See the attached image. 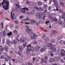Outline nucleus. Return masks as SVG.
<instances>
[{
  "label": "nucleus",
  "mask_w": 65,
  "mask_h": 65,
  "mask_svg": "<svg viewBox=\"0 0 65 65\" xmlns=\"http://www.w3.org/2000/svg\"><path fill=\"white\" fill-rule=\"evenodd\" d=\"M19 50L20 52H22L23 51V47L21 46H20L19 47Z\"/></svg>",
  "instance_id": "16"
},
{
  "label": "nucleus",
  "mask_w": 65,
  "mask_h": 65,
  "mask_svg": "<svg viewBox=\"0 0 65 65\" xmlns=\"http://www.w3.org/2000/svg\"><path fill=\"white\" fill-rule=\"evenodd\" d=\"M61 54L62 56H65V51L64 50H62L61 51Z\"/></svg>",
  "instance_id": "5"
},
{
  "label": "nucleus",
  "mask_w": 65,
  "mask_h": 65,
  "mask_svg": "<svg viewBox=\"0 0 65 65\" xmlns=\"http://www.w3.org/2000/svg\"><path fill=\"white\" fill-rule=\"evenodd\" d=\"M1 47H2V46H1V45H0V51H1V52H3L4 48V47H2V48Z\"/></svg>",
  "instance_id": "18"
},
{
  "label": "nucleus",
  "mask_w": 65,
  "mask_h": 65,
  "mask_svg": "<svg viewBox=\"0 0 65 65\" xmlns=\"http://www.w3.org/2000/svg\"><path fill=\"white\" fill-rule=\"evenodd\" d=\"M32 59H33V60H33V61L34 62H35V58L34 57H33L32 58Z\"/></svg>",
  "instance_id": "63"
},
{
  "label": "nucleus",
  "mask_w": 65,
  "mask_h": 65,
  "mask_svg": "<svg viewBox=\"0 0 65 65\" xmlns=\"http://www.w3.org/2000/svg\"><path fill=\"white\" fill-rule=\"evenodd\" d=\"M59 59H60V58H59V57H56L55 58V60L56 61H58V60H59Z\"/></svg>",
  "instance_id": "30"
},
{
  "label": "nucleus",
  "mask_w": 65,
  "mask_h": 65,
  "mask_svg": "<svg viewBox=\"0 0 65 65\" xmlns=\"http://www.w3.org/2000/svg\"><path fill=\"white\" fill-rule=\"evenodd\" d=\"M23 18V15L19 17L20 19H22V18Z\"/></svg>",
  "instance_id": "57"
},
{
  "label": "nucleus",
  "mask_w": 65,
  "mask_h": 65,
  "mask_svg": "<svg viewBox=\"0 0 65 65\" xmlns=\"http://www.w3.org/2000/svg\"><path fill=\"white\" fill-rule=\"evenodd\" d=\"M3 36H5V31L4 30V31L3 32Z\"/></svg>",
  "instance_id": "46"
},
{
  "label": "nucleus",
  "mask_w": 65,
  "mask_h": 65,
  "mask_svg": "<svg viewBox=\"0 0 65 65\" xmlns=\"http://www.w3.org/2000/svg\"><path fill=\"white\" fill-rule=\"evenodd\" d=\"M38 22L40 24H41L42 23V21H41V20H38Z\"/></svg>",
  "instance_id": "40"
},
{
  "label": "nucleus",
  "mask_w": 65,
  "mask_h": 65,
  "mask_svg": "<svg viewBox=\"0 0 65 65\" xmlns=\"http://www.w3.org/2000/svg\"><path fill=\"white\" fill-rule=\"evenodd\" d=\"M45 50V49H44V48H42L41 49V52H43V51H44Z\"/></svg>",
  "instance_id": "43"
},
{
  "label": "nucleus",
  "mask_w": 65,
  "mask_h": 65,
  "mask_svg": "<svg viewBox=\"0 0 65 65\" xmlns=\"http://www.w3.org/2000/svg\"><path fill=\"white\" fill-rule=\"evenodd\" d=\"M39 10H41V11H43V8H41V7H39Z\"/></svg>",
  "instance_id": "41"
},
{
  "label": "nucleus",
  "mask_w": 65,
  "mask_h": 65,
  "mask_svg": "<svg viewBox=\"0 0 65 65\" xmlns=\"http://www.w3.org/2000/svg\"><path fill=\"white\" fill-rule=\"evenodd\" d=\"M52 53H53V51H49L48 52V54H50V55Z\"/></svg>",
  "instance_id": "42"
},
{
  "label": "nucleus",
  "mask_w": 65,
  "mask_h": 65,
  "mask_svg": "<svg viewBox=\"0 0 65 65\" xmlns=\"http://www.w3.org/2000/svg\"><path fill=\"white\" fill-rule=\"evenodd\" d=\"M26 3L27 4H30V2L29 1H27L26 2Z\"/></svg>",
  "instance_id": "52"
},
{
  "label": "nucleus",
  "mask_w": 65,
  "mask_h": 65,
  "mask_svg": "<svg viewBox=\"0 0 65 65\" xmlns=\"http://www.w3.org/2000/svg\"><path fill=\"white\" fill-rule=\"evenodd\" d=\"M7 35L9 36H11V35H12V33H11V32H9L7 34Z\"/></svg>",
  "instance_id": "28"
},
{
  "label": "nucleus",
  "mask_w": 65,
  "mask_h": 65,
  "mask_svg": "<svg viewBox=\"0 0 65 65\" xmlns=\"http://www.w3.org/2000/svg\"><path fill=\"white\" fill-rule=\"evenodd\" d=\"M15 23L16 24H18V21H15Z\"/></svg>",
  "instance_id": "62"
},
{
  "label": "nucleus",
  "mask_w": 65,
  "mask_h": 65,
  "mask_svg": "<svg viewBox=\"0 0 65 65\" xmlns=\"http://www.w3.org/2000/svg\"><path fill=\"white\" fill-rule=\"evenodd\" d=\"M56 46V45H53L51 43H48V45H46V46L47 47H50V49L51 50H53L54 52H56V48L54 47Z\"/></svg>",
  "instance_id": "2"
},
{
  "label": "nucleus",
  "mask_w": 65,
  "mask_h": 65,
  "mask_svg": "<svg viewBox=\"0 0 65 65\" xmlns=\"http://www.w3.org/2000/svg\"><path fill=\"white\" fill-rule=\"evenodd\" d=\"M21 12H22V13H26V11L25 10H21Z\"/></svg>",
  "instance_id": "51"
},
{
  "label": "nucleus",
  "mask_w": 65,
  "mask_h": 65,
  "mask_svg": "<svg viewBox=\"0 0 65 65\" xmlns=\"http://www.w3.org/2000/svg\"><path fill=\"white\" fill-rule=\"evenodd\" d=\"M47 5L46 4H44V8L45 9H46L47 8Z\"/></svg>",
  "instance_id": "20"
},
{
  "label": "nucleus",
  "mask_w": 65,
  "mask_h": 65,
  "mask_svg": "<svg viewBox=\"0 0 65 65\" xmlns=\"http://www.w3.org/2000/svg\"><path fill=\"white\" fill-rule=\"evenodd\" d=\"M48 9L49 10H50L51 9V7H50V6H49L48 7Z\"/></svg>",
  "instance_id": "61"
},
{
  "label": "nucleus",
  "mask_w": 65,
  "mask_h": 65,
  "mask_svg": "<svg viewBox=\"0 0 65 65\" xmlns=\"http://www.w3.org/2000/svg\"><path fill=\"white\" fill-rule=\"evenodd\" d=\"M51 42L52 43H54L55 42V40L54 39H51Z\"/></svg>",
  "instance_id": "26"
},
{
  "label": "nucleus",
  "mask_w": 65,
  "mask_h": 65,
  "mask_svg": "<svg viewBox=\"0 0 65 65\" xmlns=\"http://www.w3.org/2000/svg\"><path fill=\"white\" fill-rule=\"evenodd\" d=\"M29 48L30 50L31 51V52H34V47L31 46Z\"/></svg>",
  "instance_id": "12"
},
{
  "label": "nucleus",
  "mask_w": 65,
  "mask_h": 65,
  "mask_svg": "<svg viewBox=\"0 0 65 65\" xmlns=\"http://www.w3.org/2000/svg\"><path fill=\"white\" fill-rule=\"evenodd\" d=\"M31 44H29V45H27V51L26 53L28 55L30 53V51H31L30 50V47L31 46Z\"/></svg>",
  "instance_id": "3"
},
{
  "label": "nucleus",
  "mask_w": 65,
  "mask_h": 65,
  "mask_svg": "<svg viewBox=\"0 0 65 65\" xmlns=\"http://www.w3.org/2000/svg\"><path fill=\"white\" fill-rule=\"evenodd\" d=\"M59 1L60 5L63 6V7H64V4H63V2H61V1Z\"/></svg>",
  "instance_id": "13"
},
{
  "label": "nucleus",
  "mask_w": 65,
  "mask_h": 65,
  "mask_svg": "<svg viewBox=\"0 0 65 65\" xmlns=\"http://www.w3.org/2000/svg\"><path fill=\"white\" fill-rule=\"evenodd\" d=\"M4 49L5 50V51L6 52H8V47L7 46H6L4 47Z\"/></svg>",
  "instance_id": "23"
},
{
  "label": "nucleus",
  "mask_w": 65,
  "mask_h": 65,
  "mask_svg": "<svg viewBox=\"0 0 65 65\" xmlns=\"http://www.w3.org/2000/svg\"><path fill=\"white\" fill-rule=\"evenodd\" d=\"M55 61V59L53 58H51L50 60L49 61L50 62H53Z\"/></svg>",
  "instance_id": "10"
},
{
  "label": "nucleus",
  "mask_w": 65,
  "mask_h": 65,
  "mask_svg": "<svg viewBox=\"0 0 65 65\" xmlns=\"http://www.w3.org/2000/svg\"><path fill=\"white\" fill-rule=\"evenodd\" d=\"M37 42L36 41H34V42L33 43V44H37Z\"/></svg>",
  "instance_id": "60"
},
{
  "label": "nucleus",
  "mask_w": 65,
  "mask_h": 65,
  "mask_svg": "<svg viewBox=\"0 0 65 65\" xmlns=\"http://www.w3.org/2000/svg\"><path fill=\"white\" fill-rule=\"evenodd\" d=\"M59 11L60 13H62V10L61 9H60L59 10Z\"/></svg>",
  "instance_id": "47"
},
{
  "label": "nucleus",
  "mask_w": 65,
  "mask_h": 65,
  "mask_svg": "<svg viewBox=\"0 0 65 65\" xmlns=\"http://www.w3.org/2000/svg\"><path fill=\"white\" fill-rule=\"evenodd\" d=\"M26 44H27V43L26 42H25L24 44H23V46L24 47L26 46Z\"/></svg>",
  "instance_id": "37"
},
{
  "label": "nucleus",
  "mask_w": 65,
  "mask_h": 65,
  "mask_svg": "<svg viewBox=\"0 0 65 65\" xmlns=\"http://www.w3.org/2000/svg\"><path fill=\"white\" fill-rule=\"evenodd\" d=\"M14 12L13 14V16H12V12H11V17L12 20L13 19H15L17 17L16 14H14Z\"/></svg>",
  "instance_id": "4"
},
{
  "label": "nucleus",
  "mask_w": 65,
  "mask_h": 65,
  "mask_svg": "<svg viewBox=\"0 0 65 65\" xmlns=\"http://www.w3.org/2000/svg\"><path fill=\"white\" fill-rule=\"evenodd\" d=\"M32 34L34 35V36H35L34 37H33L34 39V40H36V37H37V36L36 35V34L34 33H32Z\"/></svg>",
  "instance_id": "11"
},
{
  "label": "nucleus",
  "mask_w": 65,
  "mask_h": 65,
  "mask_svg": "<svg viewBox=\"0 0 65 65\" xmlns=\"http://www.w3.org/2000/svg\"><path fill=\"white\" fill-rule=\"evenodd\" d=\"M41 60L42 61H43V62L44 63H47V61L46 60H44L43 58L41 59Z\"/></svg>",
  "instance_id": "34"
},
{
  "label": "nucleus",
  "mask_w": 65,
  "mask_h": 65,
  "mask_svg": "<svg viewBox=\"0 0 65 65\" xmlns=\"http://www.w3.org/2000/svg\"><path fill=\"white\" fill-rule=\"evenodd\" d=\"M15 52L16 54H17V55L18 54V55H19L20 56H21V57H23V55H22V54L21 53V52H20L18 51V52L17 53Z\"/></svg>",
  "instance_id": "8"
},
{
  "label": "nucleus",
  "mask_w": 65,
  "mask_h": 65,
  "mask_svg": "<svg viewBox=\"0 0 65 65\" xmlns=\"http://www.w3.org/2000/svg\"><path fill=\"white\" fill-rule=\"evenodd\" d=\"M40 14L39 13V12H37L36 14V16H37V17Z\"/></svg>",
  "instance_id": "38"
},
{
  "label": "nucleus",
  "mask_w": 65,
  "mask_h": 65,
  "mask_svg": "<svg viewBox=\"0 0 65 65\" xmlns=\"http://www.w3.org/2000/svg\"><path fill=\"white\" fill-rule=\"evenodd\" d=\"M24 21H29L30 20V18L28 17H27L26 19H24Z\"/></svg>",
  "instance_id": "15"
},
{
  "label": "nucleus",
  "mask_w": 65,
  "mask_h": 65,
  "mask_svg": "<svg viewBox=\"0 0 65 65\" xmlns=\"http://www.w3.org/2000/svg\"><path fill=\"white\" fill-rule=\"evenodd\" d=\"M44 59H45V60H47V56H45V57L44 58Z\"/></svg>",
  "instance_id": "50"
},
{
  "label": "nucleus",
  "mask_w": 65,
  "mask_h": 65,
  "mask_svg": "<svg viewBox=\"0 0 65 65\" xmlns=\"http://www.w3.org/2000/svg\"><path fill=\"white\" fill-rule=\"evenodd\" d=\"M42 18V15L40 14L38 16V19H41Z\"/></svg>",
  "instance_id": "35"
},
{
  "label": "nucleus",
  "mask_w": 65,
  "mask_h": 65,
  "mask_svg": "<svg viewBox=\"0 0 65 65\" xmlns=\"http://www.w3.org/2000/svg\"><path fill=\"white\" fill-rule=\"evenodd\" d=\"M52 32L54 33V34H56V33H57V31L56 30H52Z\"/></svg>",
  "instance_id": "29"
},
{
  "label": "nucleus",
  "mask_w": 65,
  "mask_h": 65,
  "mask_svg": "<svg viewBox=\"0 0 65 65\" xmlns=\"http://www.w3.org/2000/svg\"><path fill=\"white\" fill-rule=\"evenodd\" d=\"M44 12L45 13H47V10H45L44 11Z\"/></svg>",
  "instance_id": "54"
},
{
  "label": "nucleus",
  "mask_w": 65,
  "mask_h": 65,
  "mask_svg": "<svg viewBox=\"0 0 65 65\" xmlns=\"http://www.w3.org/2000/svg\"><path fill=\"white\" fill-rule=\"evenodd\" d=\"M48 38L47 37H45V41L47 42L48 41Z\"/></svg>",
  "instance_id": "32"
},
{
  "label": "nucleus",
  "mask_w": 65,
  "mask_h": 65,
  "mask_svg": "<svg viewBox=\"0 0 65 65\" xmlns=\"http://www.w3.org/2000/svg\"><path fill=\"white\" fill-rule=\"evenodd\" d=\"M38 4L39 5H42V3L40 2H38Z\"/></svg>",
  "instance_id": "45"
},
{
  "label": "nucleus",
  "mask_w": 65,
  "mask_h": 65,
  "mask_svg": "<svg viewBox=\"0 0 65 65\" xmlns=\"http://www.w3.org/2000/svg\"><path fill=\"white\" fill-rule=\"evenodd\" d=\"M63 38V36H60L59 37L58 39V40H60V39H62Z\"/></svg>",
  "instance_id": "24"
},
{
  "label": "nucleus",
  "mask_w": 65,
  "mask_h": 65,
  "mask_svg": "<svg viewBox=\"0 0 65 65\" xmlns=\"http://www.w3.org/2000/svg\"><path fill=\"white\" fill-rule=\"evenodd\" d=\"M23 9H24V10H26V11H28L29 10V9L28 8H23L22 9V10H23Z\"/></svg>",
  "instance_id": "22"
},
{
  "label": "nucleus",
  "mask_w": 65,
  "mask_h": 65,
  "mask_svg": "<svg viewBox=\"0 0 65 65\" xmlns=\"http://www.w3.org/2000/svg\"><path fill=\"white\" fill-rule=\"evenodd\" d=\"M17 41H15V40L14 41V43L15 44H17Z\"/></svg>",
  "instance_id": "56"
},
{
  "label": "nucleus",
  "mask_w": 65,
  "mask_h": 65,
  "mask_svg": "<svg viewBox=\"0 0 65 65\" xmlns=\"http://www.w3.org/2000/svg\"><path fill=\"white\" fill-rule=\"evenodd\" d=\"M35 48L36 49V50H37V51H38V50H39L40 47L39 46H37Z\"/></svg>",
  "instance_id": "27"
},
{
  "label": "nucleus",
  "mask_w": 65,
  "mask_h": 65,
  "mask_svg": "<svg viewBox=\"0 0 65 65\" xmlns=\"http://www.w3.org/2000/svg\"><path fill=\"white\" fill-rule=\"evenodd\" d=\"M9 2L7 1V0H3L1 4L5 10H7L9 7Z\"/></svg>",
  "instance_id": "1"
},
{
  "label": "nucleus",
  "mask_w": 65,
  "mask_h": 65,
  "mask_svg": "<svg viewBox=\"0 0 65 65\" xmlns=\"http://www.w3.org/2000/svg\"><path fill=\"white\" fill-rule=\"evenodd\" d=\"M13 32H14V33H15L16 34H17V33H18V31H17L15 30H14L13 31Z\"/></svg>",
  "instance_id": "48"
},
{
  "label": "nucleus",
  "mask_w": 65,
  "mask_h": 65,
  "mask_svg": "<svg viewBox=\"0 0 65 65\" xmlns=\"http://www.w3.org/2000/svg\"><path fill=\"white\" fill-rule=\"evenodd\" d=\"M53 2L54 3V5L56 6H56H57V7H58V6L57 5V4H58V2H57V1H56V0H53Z\"/></svg>",
  "instance_id": "9"
},
{
  "label": "nucleus",
  "mask_w": 65,
  "mask_h": 65,
  "mask_svg": "<svg viewBox=\"0 0 65 65\" xmlns=\"http://www.w3.org/2000/svg\"><path fill=\"white\" fill-rule=\"evenodd\" d=\"M27 30L28 31L27 32V33L29 35H31L32 33V30L29 28H28Z\"/></svg>",
  "instance_id": "7"
},
{
  "label": "nucleus",
  "mask_w": 65,
  "mask_h": 65,
  "mask_svg": "<svg viewBox=\"0 0 65 65\" xmlns=\"http://www.w3.org/2000/svg\"><path fill=\"white\" fill-rule=\"evenodd\" d=\"M36 23V21L34 20H32L30 22V23L31 25H34V24H35Z\"/></svg>",
  "instance_id": "14"
},
{
  "label": "nucleus",
  "mask_w": 65,
  "mask_h": 65,
  "mask_svg": "<svg viewBox=\"0 0 65 65\" xmlns=\"http://www.w3.org/2000/svg\"><path fill=\"white\" fill-rule=\"evenodd\" d=\"M10 28H11L13 27V25H11L10 26Z\"/></svg>",
  "instance_id": "59"
},
{
  "label": "nucleus",
  "mask_w": 65,
  "mask_h": 65,
  "mask_svg": "<svg viewBox=\"0 0 65 65\" xmlns=\"http://www.w3.org/2000/svg\"><path fill=\"white\" fill-rule=\"evenodd\" d=\"M62 14H63V15H62V16H64V17H65V12H62Z\"/></svg>",
  "instance_id": "53"
},
{
  "label": "nucleus",
  "mask_w": 65,
  "mask_h": 65,
  "mask_svg": "<svg viewBox=\"0 0 65 65\" xmlns=\"http://www.w3.org/2000/svg\"><path fill=\"white\" fill-rule=\"evenodd\" d=\"M15 5H16V6H17V7L18 8H20V6L17 4H15Z\"/></svg>",
  "instance_id": "31"
},
{
  "label": "nucleus",
  "mask_w": 65,
  "mask_h": 65,
  "mask_svg": "<svg viewBox=\"0 0 65 65\" xmlns=\"http://www.w3.org/2000/svg\"><path fill=\"white\" fill-rule=\"evenodd\" d=\"M27 39L26 38H22L20 40V41L21 42H24V40L26 41Z\"/></svg>",
  "instance_id": "6"
},
{
  "label": "nucleus",
  "mask_w": 65,
  "mask_h": 65,
  "mask_svg": "<svg viewBox=\"0 0 65 65\" xmlns=\"http://www.w3.org/2000/svg\"><path fill=\"white\" fill-rule=\"evenodd\" d=\"M35 10L34 9L33 10H32L31 12H30V14H33L35 13Z\"/></svg>",
  "instance_id": "21"
},
{
  "label": "nucleus",
  "mask_w": 65,
  "mask_h": 65,
  "mask_svg": "<svg viewBox=\"0 0 65 65\" xmlns=\"http://www.w3.org/2000/svg\"><path fill=\"white\" fill-rule=\"evenodd\" d=\"M53 21L55 22H57V19L56 18H54L53 19Z\"/></svg>",
  "instance_id": "36"
},
{
  "label": "nucleus",
  "mask_w": 65,
  "mask_h": 65,
  "mask_svg": "<svg viewBox=\"0 0 65 65\" xmlns=\"http://www.w3.org/2000/svg\"><path fill=\"white\" fill-rule=\"evenodd\" d=\"M59 10L57 8V7H56V9H54V11H58V10Z\"/></svg>",
  "instance_id": "49"
},
{
  "label": "nucleus",
  "mask_w": 65,
  "mask_h": 65,
  "mask_svg": "<svg viewBox=\"0 0 65 65\" xmlns=\"http://www.w3.org/2000/svg\"><path fill=\"white\" fill-rule=\"evenodd\" d=\"M5 61L7 62V61H8V59L7 58H5Z\"/></svg>",
  "instance_id": "44"
},
{
  "label": "nucleus",
  "mask_w": 65,
  "mask_h": 65,
  "mask_svg": "<svg viewBox=\"0 0 65 65\" xmlns=\"http://www.w3.org/2000/svg\"><path fill=\"white\" fill-rule=\"evenodd\" d=\"M7 58L10 60H11V58H12V57H11V56H7Z\"/></svg>",
  "instance_id": "33"
},
{
  "label": "nucleus",
  "mask_w": 65,
  "mask_h": 65,
  "mask_svg": "<svg viewBox=\"0 0 65 65\" xmlns=\"http://www.w3.org/2000/svg\"><path fill=\"white\" fill-rule=\"evenodd\" d=\"M34 9H36L37 11H39V8H38V7H35L34 8Z\"/></svg>",
  "instance_id": "19"
},
{
  "label": "nucleus",
  "mask_w": 65,
  "mask_h": 65,
  "mask_svg": "<svg viewBox=\"0 0 65 65\" xmlns=\"http://www.w3.org/2000/svg\"><path fill=\"white\" fill-rule=\"evenodd\" d=\"M11 60L12 61H13V62H15V60L14 59H12Z\"/></svg>",
  "instance_id": "58"
},
{
  "label": "nucleus",
  "mask_w": 65,
  "mask_h": 65,
  "mask_svg": "<svg viewBox=\"0 0 65 65\" xmlns=\"http://www.w3.org/2000/svg\"><path fill=\"white\" fill-rule=\"evenodd\" d=\"M6 42L8 45H10V42H9V40H7Z\"/></svg>",
  "instance_id": "25"
},
{
  "label": "nucleus",
  "mask_w": 65,
  "mask_h": 65,
  "mask_svg": "<svg viewBox=\"0 0 65 65\" xmlns=\"http://www.w3.org/2000/svg\"><path fill=\"white\" fill-rule=\"evenodd\" d=\"M45 34H44L42 38H45Z\"/></svg>",
  "instance_id": "64"
},
{
  "label": "nucleus",
  "mask_w": 65,
  "mask_h": 65,
  "mask_svg": "<svg viewBox=\"0 0 65 65\" xmlns=\"http://www.w3.org/2000/svg\"><path fill=\"white\" fill-rule=\"evenodd\" d=\"M27 14V15H30L31 14V12H27L26 13Z\"/></svg>",
  "instance_id": "39"
},
{
  "label": "nucleus",
  "mask_w": 65,
  "mask_h": 65,
  "mask_svg": "<svg viewBox=\"0 0 65 65\" xmlns=\"http://www.w3.org/2000/svg\"><path fill=\"white\" fill-rule=\"evenodd\" d=\"M64 22L63 21H59L58 22L59 24V25H63V24H64Z\"/></svg>",
  "instance_id": "17"
},
{
  "label": "nucleus",
  "mask_w": 65,
  "mask_h": 65,
  "mask_svg": "<svg viewBox=\"0 0 65 65\" xmlns=\"http://www.w3.org/2000/svg\"><path fill=\"white\" fill-rule=\"evenodd\" d=\"M1 26L2 28L3 29V23H1Z\"/></svg>",
  "instance_id": "55"
}]
</instances>
